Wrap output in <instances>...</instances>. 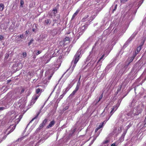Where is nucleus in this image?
Segmentation results:
<instances>
[{"label":"nucleus","instance_id":"nucleus-1","mask_svg":"<svg viewBox=\"0 0 146 146\" xmlns=\"http://www.w3.org/2000/svg\"><path fill=\"white\" fill-rule=\"evenodd\" d=\"M81 54L80 51L78 50L76 53L75 55L73 60L71 63V65L70 68L71 70L67 75V77H68L72 72L76 64L80 58V55Z\"/></svg>","mask_w":146,"mask_h":146},{"label":"nucleus","instance_id":"nucleus-2","mask_svg":"<svg viewBox=\"0 0 146 146\" xmlns=\"http://www.w3.org/2000/svg\"><path fill=\"white\" fill-rule=\"evenodd\" d=\"M142 111L141 110H139L138 108H134L131 109V110L126 114L128 118H131L135 115H138Z\"/></svg>","mask_w":146,"mask_h":146},{"label":"nucleus","instance_id":"nucleus-3","mask_svg":"<svg viewBox=\"0 0 146 146\" xmlns=\"http://www.w3.org/2000/svg\"><path fill=\"white\" fill-rule=\"evenodd\" d=\"M145 64V63H143L141 61H139L134 65L132 70L137 73L139 71L143 68Z\"/></svg>","mask_w":146,"mask_h":146},{"label":"nucleus","instance_id":"nucleus-4","mask_svg":"<svg viewBox=\"0 0 146 146\" xmlns=\"http://www.w3.org/2000/svg\"><path fill=\"white\" fill-rule=\"evenodd\" d=\"M96 52L91 51L90 52L89 55L87 58V59L89 60H91V61L90 63V64H92V66H93L94 63L96 61V56L95 55Z\"/></svg>","mask_w":146,"mask_h":146},{"label":"nucleus","instance_id":"nucleus-5","mask_svg":"<svg viewBox=\"0 0 146 146\" xmlns=\"http://www.w3.org/2000/svg\"><path fill=\"white\" fill-rule=\"evenodd\" d=\"M130 68V66L125 64L119 70L117 75L121 76L123 74L126 73Z\"/></svg>","mask_w":146,"mask_h":146},{"label":"nucleus","instance_id":"nucleus-6","mask_svg":"<svg viewBox=\"0 0 146 146\" xmlns=\"http://www.w3.org/2000/svg\"><path fill=\"white\" fill-rule=\"evenodd\" d=\"M122 100L121 99V100H119L118 101L117 103L114 106L113 108L111 109V110L110 111V114L109 115V118L107 120H108L111 116L114 113V112L117 110V109L119 107V106Z\"/></svg>","mask_w":146,"mask_h":146},{"label":"nucleus","instance_id":"nucleus-7","mask_svg":"<svg viewBox=\"0 0 146 146\" xmlns=\"http://www.w3.org/2000/svg\"><path fill=\"white\" fill-rule=\"evenodd\" d=\"M137 73L131 70V72L128 74L127 78L130 81L135 79L137 75Z\"/></svg>","mask_w":146,"mask_h":146},{"label":"nucleus","instance_id":"nucleus-8","mask_svg":"<svg viewBox=\"0 0 146 146\" xmlns=\"http://www.w3.org/2000/svg\"><path fill=\"white\" fill-rule=\"evenodd\" d=\"M20 120V119H19V118H17L15 120V121H15V123H16V124L13 125H11L9 127V128H8V129H10L12 128L9 131V133L7 134V135L9 134V133L13 132L14 130L15 129V127L16 125L17 124L19 121Z\"/></svg>","mask_w":146,"mask_h":146},{"label":"nucleus","instance_id":"nucleus-9","mask_svg":"<svg viewBox=\"0 0 146 146\" xmlns=\"http://www.w3.org/2000/svg\"><path fill=\"white\" fill-rule=\"evenodd\" d=\"M53 47L54 48H55L54 50V52L52 54L53 55L52 57L58 55L59 54L62 52V50L60 49L58 45L54 46Z\"/></svg>","mask_w":146,"mask_h":146},{"label":"nucleus","instance_id":"nucleus-10","mask_svg":"<svg viewBox=\"0 0 146 146\" xmlns=\"http://www.w3.org/2000/svg\"><path fill=\"white\" fill-rule=\"evenodd\" d=\"M7 96L8 98L11 101L13 100L19 98V97L17 96L16 93H12L11 92H9L7 94Z\"/></svg>","mask_w":146,"mask_h":146},{"label":"nucleus","instance_id":"nucleus-11","mask_svg":"<svg viewBox=\"0 0 146 146\" xmlns=\"http://www.w3.org/2000/svg\"><path fill=\"white\" fill-rule=\"evenodd\" d=\"M72 87L71 85L70 84L68 85V86L64 89L63 90V93L62 95L60 96L59 99L60 100H61L65 94L66 93V92L69 90V89Z\"/></svg>","mask_w":146,"mask_h":146},{"label":"nucleus","instance_id":"nucleus-12","mask_svg":"<svg viewBox=\"0 0 146 146\" xmlns=\"http://www.w3.org/2000/svg\"><path fill=\"white\" fill-rule=\"evenodd\" d=\"M52 57H50V58H48V56L46 54H45L43 57L42 58V62H43V63L46 64L48 63Z\"/></svg>","mask_w":146,"mask_h":146},{"label":"nucleus","instance_id":"nucleus-13","mask_svg":"<svg viewBox=\"0 0 146 146\" xmlns=\"http://www.w3.org/2000/svg\"><path fill=\"white\" fill-rule=\"evenodd\" d=\"M137 34V33H134L131 35V36L125 42L124 45V47H126L128 44L132 40V39Z\"/></svg>","mask_w":146,"mask_h":146},{"label":"nucleus","instance_id":"nucleus-14","mask_svg":"<svg viewBox=\"0 0 146 146\" xmlns=\"http://www.w3.org/2000/svg\"><path fill=\"white\" fill-rule=\"evenodd\" d=\"M57 13V9L56 8H54L52 11H50L49 12L48 14L51 17L53 16H55L56 14Z\"/></svg>","mask_w":146,"mask_h":146},{"label":"nucleus","instance_id":"nucleus-15","mask_svg":"<svg viewBox=\"0 0 146 146\" xmlns=\"http://www.w3.org/2000/svg\"><path fill=\"white\" fill-rule=\"evenodd\" d=\"M60 61L59 60L58 61L57 60L54 65L52 66V68L54 70H56L60 67Z\"/></svg>","mask_w":146,"mask_h":146},{"label":"nucleus","instance_id":"nucleus-16","mask_svg":"<svg viewBox=\"0 0 146 146\" xmlns=\"http://www.w3.org/2000/svg\"><path fill=\"white\" fill-rule=\"evenodd\" d=\"M24 38V35L23 34L19 35L16 37V40L17 41H22Z\"/></svg>","mask_w":146,"mask_h":146},{"label":"nucleus","instance_id":"nucleus-17","mask_svg":"<svg viewBox=\"0 0 146 146\" xmlns=\"http://www.w3.org/2000/svg\"><path fill=\"white\" fill-rule=\"evenodd\" d=\"M9 24V22H5L3 24L1 25V29H2V28L3 27V29L4 30H6L7 28L8 27Z\"/></svg>","mask_w":146,"mask_h":146},{"label":"nucleus","instance_id":"nucleus-18","mask_svg":"<svg viewBox=\"0 0 146 146\" xmlns=\"http://www.w3.org/2000/svg\"><path fill=\"white\" fill-rule=\"evenodd\" d=\"M116 41V40H115V38H113L110 41H109L108 43V46H111L114 45L115 44Z\"/></svg>","mask_w":146,"mask_h":146},{"label":"nucleus","instance_id":"nucleus-19","mask_svg":"<svg viewBox=\"0 0 146 146\" xmlns=\"http://www.w3.org/2000/svg\"><path fill=\"white\" fill-rule=\"evenodd\" d=\"M136 54H134L132 57L129 58L128 59V62L127 63H126V64L128 65V66H129L130 63L133 61V59H134L135 57L136 56Z\"/></svg>","mask_w":146,"mask_h":146},{"label":"nucleus","instance_id":"nucleus-20","mask_svg":"<svg viewBox=\"0 0 146 146\" xmlns=\"http://www.w3.org/2000/svg\"><path fill=\"white\" fill-rule=\"evenodd\" d=\"M99 44L98 41H96L94 45L93 46L92 51L96 52V51L98 49V45Z\"/></svg>","mask_w":146,"mask_h":146},{"label":"nucleus","instance_id":"nucleus-21","mask_svg":"<svg viewBox=\"0 0 146 146\" xmlns=\"http://www.w3.org/2000/svg\"><path fill=\"white\" fill-rule=\"evenodd\" d=\"M130 81L126 78L125 79L124 81L123 82L122 84L121 85H122V87H125Z\"/></svg>","mask_w":146,"mask_h":146},{"label":"nucleus","instance_id":"nucleus-22","mask_svg":"<svg viewBox=\"0 0 146 146\" xmlns=\"http://www.w3.org/2000/svg\"><path fill=\"white\" fill-rule=\"evenodd\" d=\"M102 62H100L98 61L96 63V64L95 66V67L96 68V69L97 70H99L101 67V66L102 65Z\"/></svg>","mask_w":146,"mask_h":146},{"label":"nucleus","instance_id":"nucleus-23","mask_svg":"<svg viewBox=\"0 0 146 146\" xmlns=\"http://www.w3.org/2000/svg\"><path fill=\"white\" fill-rule=\"evenodd\" d=\"M104 124V122H102L97 127V128L95 130V132L96 133V134H97V133H100V132H97L98 131V130L99 129H100L101 128H102V126H103V125Z\"/></svg>","mask_w":146,"mask_h":146},{"label":"nucleus","instance_id":"nucleus-24","mask_svg":"<svg viewBox=\"0 0 146 146\" xmlns=\"http://www.w3.org/2000/svg\"><path fill=\"white\" fill-rule=\"evenodd\" d=\"M51 22V21L49 19H45L43 21V23L45 25H48L50 24Z\"/></svg>","mask_w":146,"mask_h":146},{"label":"nucleus","instance_id":"nucleus-25","mask_svg":"<svg viewBox=\"0 0 146 146\" xmlns=\"http://www.w3.org/2000/svg\"><path fill=\"white\" fill-rule=\"evenodd\" d=\"M99 134H100V133H97V134H96L95 135H94L93 137V139L91 141V143H90V145H91L93 143V142H94V141L96 139L97 137L98 136Z\"/></svg>","mask_w":146,"mask_h":146},{"label":"nucleus","instance_id":"nucleus-26","mask_svg":"<svg viewBox=\"0 0 146 146\" xmlns=\"http://www.w3.org/2000/svg\"><path fill=\"white\" fill-rule=\"evenodd\" d=\"M117 4H114L110 8V10H112V12L113 13L117 9Z\"/></svg>","mask_w":146,"mask_h":146},{"label":"nucleus","instance_id":"nucleus-27","mask_svg":"<svg viewBox=\"0 0 146 146\" xmlns=\"http://www.w3.org/2000/svg\"><path fill=\"white\" fill-rule=\"evenodd\" d=\"M1 91V93H4L6 92L7 90V88L6 87L3 86L2 88L0 89Z\"/></svg>","mask_w":146,"mask_h":146},{"label":"nucleus","instance_id":"nucleus-28","mask_svg":"<svg viewBox=\"0 0 146 146\" xmlns=\"http://www.w3.org/2000/svg\"><path fill=\"white\" fill-rule=\"evenodd\" d=\"M117 131V129L115 128L113 129L112 132H111L108 135V136H111L115 134Z\"/></svg>","mask_w":146,"mask_h":146},{"label":"nucleus","instance_id":"nucleus-29","mask_svg":"<svg viewBox=\"0 0 146 146\" xmlns=\"http://www.w3.org/2000/svg\"><path fill=\"white\" fill-rule=\"evenodd\" d=\"M54 123L55 121L54 120L50 122L49 124L47 126V128H49L52 127L54 125Z\"/></svg>","mask_w":146,"mask_h":146},{"label":"nucleus","instance_id":"nucleus-30","mask_svg":"<svg viewBox=\"0 0 146 146\" xmlns=\"http://www.w3.org/2000/svg\"><path fill=\"white\" fill-rule=\"evenodd\" d=\"M37 27V25L36 24H34L33 25V29H32V31L33 32L36 31V29L38 28Z\"/></svg>","mask_w":146,"mask_h":146},{"label":"nucleus","instance_id":"nucleus-31","mask_svg":"<svg viewBox=\"0 0 146 146\" xmlns=\"http://www.w3.org/2000/svg\"><path fill=\"white\" fill-rule=\"evenodd\" d=\"M142 47V46H138L137 47V52H136V51L135 52V53L134 54H136V55L137 54V53L140 51V50H141V48Z\"/></svg>","mask_w":146,"mask_h":146},{"label":"nucleus","instance_id":"nucleus-32","mask_svg":"<svg viewBox=\"0 0 146 146\" xmlns=\"http://www.w3.org/2000/svg\"><path fill=\"white\" fill-rule=\"evenodd\" d=\"M42 92V89L40 88H38L36 89V93L37 94H38L39 93H40Z\"/></svg>","mask_w":146,"mask_h":146},{"label":"nucleus","instance_id":"nucleus-33","mask_svg":"<svg viewBox=\"0 0 146 146\" xmlns=\"http://www.w3.org/2000/svg\"><path fill=\"white\" fill-rule=\"evenodd\" d=\"M122 87V85H120L118 86V88L117 90V92L115 93V95H116L118 94V92L121 91V89Z\"/></svg>","mask_w":146,"mask_h":146},{"label":"nucleus","instance_id":"nucleus-34","mask_svg":"<svg viewBox=\"0 0 146 146\" xmlns=\"http://www.w3.org/2000/svg\"><path fill=\"white\" fill-rule=\"evenodd\" d=\"M4 5L3 3H1L0 4V11H2L4 8Z\"/></svg>","mask_w":146,"mask_h":146},{"label":"nucleus","instance_id":"nucleus-35","mask_svg":"<svg viewBox=\"0 0 146 146\" xmlns=\"http://www.w3.org/2000/svg\"><path fill=\"white\" fill-rule=\"evenodd\" d=\"M40 95V94H36L32 98H33L34 100H35L36 101Z\"/></svg>","mask_w":146,"mask_h":146},{"label":"nucleus","instance_id":"nucleus-36","mask_svg":"<svg viewBox=\"0 0 146 146\" xmlns=\"http://www.w3.org/2000/svg\"><path fill=\"white\" fill-rule=\"evenodd\" d=\"M17 117V115H14V116L12 115L11 116V119L10 120V121L11 122H12L13 121V120L14 119H15L16 118V117Z\"/></svg>","mask_w":146,"mask_h":146},{"label":"nucleus","instance_id":"nucleus-37","mask_svg":"<svg viewBox=\"0 0 146 146\" xmlns=\"http://www.w3.org/2000/svg\"><path fill=\"white\" fill-rule=\"evenodd\" d=\"M125 134V133H123V134L122 135L121 137H120V138L119 139V142H121L123 140Z\"/></svg>","mask_w":146,"mask_h":146},{"label":"nucleus","instance_id":"nucleus-38","mask_svg":"<svg viewBox=\"0 0 146 146\" xmlns=\"http://www.w3.org/2000/svg\"><path fill=\"white\" fill-rule=\"evenodd\" d=\"M40 111L39 112H38V114H37V115H36V116L35 117H34L31 121H30L29 122V123H30L32 122V121H33L34 119H36L38 116L39 114V113H40Z\"/></svg>","mask_w":146,"mask_h":146},{"label":"nucleus","instance_id":"nucleus-39","mask_svg":"<svg viewBox=\"0 0 146 146\" xmlns=\"http://www.w3.org/2000/svg\"><path fill=\"white\" fill-rule=\"evenodd\" d=\"M78 12L79 11L78 10H77L73 15L72 19H73L74 18V17L77 15L78 14Z\"/></svg>","mask_w":146,"mask_h":146},{"label":"nucleus","instance_id":"nucleus-40","mask_svg":"<svg viewBox=\"0 0 146 146\" xmlns=\"http://www.w3.org/2000/svg\"><path fill=\"white\" fill-rule=\"evenodd\" d=\"M109 141V140L106 139L104 141L103 144H108V143Z\"/></svg>","mask_w":146,"mask_h":146},{"label":"nucleus","instance_id":"nucleus-41","mask_svg":"<svg viewBox=\"0 0 146 146\" xmlns=\"http://www.w3.org/2000/svg\"><path fill=\"white\" fill-rule=\"evenodd\" d=\"M26 102L25 101L23 105L22 104L20 106L21 107V108H24L25 106L26 105Z\"/></svg>","mask_w":146,"mask_h":146},{"label":"nucleus","instance_id":"nucleus-42","mask_svg":"<svg viewBox=\"0 0 146 146\" xmlns=\"http://www.w3.org/2000/svg\"><path fill=\"white\" fill-rule=\"evenodd\" d=\"M104 55L103 54V55L101 57V58H100V59L98 60V61L100 62L102 61V60H104Z\"/></svg>","mask_w":146,"mask_h":146},{"label":"nucleus","instance_id":"nucleus-43","mask_svg":"<svg viewBox=\"0 0 146 146\" xmlns=\"http://www.w3.org/2000/svg\"><path fill=\"white\" fill-rule=\"evenodd\" d=\"M44 125V124H43V123H42L40 124V125H39V128H38V129L39 128V129H40L42 128Z\"/></svg>","mask_w":146,"mask_h":146},{"label":"nucleus","instance_id":"nucleus-44","mask_svg":"<svg viewBox=\"0 0 146 146\" xmlns=\"http://www.w3.org/2000/svg\"><path fill=\"white\" fill-rule=\"evenodd\" d=\"M143 0H141V1H139V3L138 5H139V7L141 5L142 3L143 2Z\"/></svg>","mask_w":146,"mask_h":146},{"label":"nucleus","instance_id":"nucleus-45","mask_svg":"<svg viewBox=\"0 0 146 146\" xmlns=\"http://www.w3.org/2000/svg\"><path fill=\"white\" fill-rule=\"evenodd\" d=\"M80 86V85L77 84L76 86V88H75V89L74 90L76 91H77L78 90Z\"/></svg>","mask_w":146,"mask_h":146},{"label":"nucleus","instance_id":"nucleus-46","mask_svg":"<svg viewBox=\"0 0 146 146\" xmlns=\"http://www.w3.org/2000/svg\"><path fill=\"white\" fill-rule=\"evenodd\" d=\"M77 91L74 90L72 93L70 95V96H72L74 95L76 92Z\"/></svg>","mask_w":146,"mask_h":146},{"label":"nucleus","instance_id":"nucleus-47","mask_svg":"<svg viewBox=\"0 0 146 146\" xmlns=\"http://www.w3.org/2000/svg\"><path fill=\"white\" fill-rule=\"evenodd\" d=\"M117 31V29H116V28H114L113 29H112V30L111 31V32L113 33H116Z\"/></svg>","mask_w":146,"mask_h":146},{"label":"nucleus","instance_id":"nucleus-48","mask_svg":"<svg viewBox=\"0 0 146 146\" xmlns=\"http://www.w3.org/2000/svg\"><path fill=\"white\" fill-rule=\"evenodd\" d=\"M36 101L34 100L33 98H32V99L31 100V104H34L35 102Z\"/></svg>","mask_w":146,"mask_h":146},{"label":"nucleus","instance_id":"nucleus-49","mask_svg":"<svg viewBox=\"0 0 146 146\" xmlns=\"http://www.w3.org/2000/svg\"><path fill=\"white\" fill-rule=\"evenodd\" d=\"M3 104L4 105H5L6 104L4 102L3 100H1V101L0 103V106H2Z\"/></svg>","mask_w":146,"mask_h":146},{"label":"nucleus","instance_id":"nucleus-50","mask_svg":"<svg viewBox=\"0 0 146 146\" xmlns=\"http://www.w3.org/2000/svg\"><path fill=\"white\" fill-rule=\"evenodd\" d=\"M118 144L117 143V142H115L112 144L111 146H117L118 145Z\"/></svg>","mask_w":146,"mask_h":146},{"label":"nucleus","instance_id":"nucleus-51","mask_svg":"<svg viewBox=\"0 0 146 146\" xmlns=\"http://www.w3.org/2000/svg\"><path fill=\"white\" fill-rule=\"evenodd\" d=\"M95 16L94 15L90 17V21H92V20L95 18Z\"/></svg>","mask_w":146,"mask_h":146},{"label":"nucleus","instance_id":"nucleus-52","mask_svg":"<svg viewBox=\"0 0 146 146\" xmlns=\"http://www.w3.org/2000/svg\"><path fill=\"white\" fill-rule=\"evenodd\" d=\"M33 39H31L30 41V42L28 43V45L29 46L33 42Z\"/></svg>","mask_w":146,"mask_h":146},{"label":"nucleus","instance_id":"nucleus-53","mask_svg":"<svg viewBox=\"0 0 146 146\" xmlns=\"http://www.w3.org/2000/svg\"><path fill=\"white\" fill-rule=\"evenodd\" d=\"M27 54L26 52H23V57H25L26 56Z\"/></svg>","mask_w":146,"mask_h":146},{"label":"nucleus","instance_id":"nucleus-54","mask_svg":"<svg viewBox=\"0 0 146 146\" xmlns=\"http://www.w3.org/2000/svg\"><path fill=\"white\" fill-rule=\"evenodd\" d=\"M47 119H45L43 121L42 123L43 124H44L45 125V124L47 122Z\"/></svg>","mask_w":146,"mask_h":146},{"label":"nucleus","instance_id":"nucleus-55","mask_svg":"<svg viewBox=\"0 0 146 146\" xmlns=\"http://www.w3.org/2000/svg\"><path fill=\"white\" fill-rule=\"evenodd\" d=\"M81 76H80V77L78 79V83H77V84L80 85V79L81 78Z\"/></svg>","mask_w":146,"mask_h":146},{"label":"nucleus","instance_id":"nucleus-56","mask_svg":"<svg viewBox=\"0 0 146 146\" xmlns=\"http://www.w3.org/2000/svg\"><path fill=\"white\" fill-rule=\"evenodd\" d=\"M68 108H69V106H66L65 108H63V111H65L66 110H67Z\"/></svg>","mask_w":146,"mask_h":146},{"label":"nucleus","instance_id":"nucleus-57","mask_svg":"<svg viewBox=\"0 0 146 146\" xmlns=\"http://www.w3.org/2000/svg\"><path fill=\"white\" fill-rule=\"evenodd\" d=\"M75 131V130L74 129H73L72 130V134L70 133L69 135V136L70 137H71V136H72V134H73L74 133V132Z\"/></svg>","mask_w":146,"mask_h":146},{"label":"nucleus","instance_id":"nucleus-58","mask_svg":"<svg viewBox=\"0 0 146 146\" xmlns=\"http://www.w3.org/2000/svg\"><path fill=\"white\" fill-rule=\"evenodd\" d=\"M41 52V51L38 50L37 52L36 53V55H38L39 54H40Z\"/></svg>","mask_w":146,"mask_h":146},{"label":"nucleus","instance_id":"nucleus-59","mask_svg":"<svg viewBox=\"0 0 146 146\" xmlns=\"http://www.w3.org/2000/svg\"><path fill=\"white\" fill-rule=\"evenodd\" d=\"M128 0H120V1L121 3H124L125 2L127 1Z\"/></svg>","mask_w":146,"mask_h":146},{"label":"nucleus","instance_id":"nucleus-60","mask_svg":"<svg viewBox=\"0 0 146 146\" xmlns=\"http://www.w3.org/2000/svg\"><path fill=\"white\" fill-rule=\"evenodd\" d=\"M24 4V1H23V0H21V6H22L23 7L22 5H23Z\"/></svg>","mask_w":146,"mask_h":146},{"label":"nucleus","instance_id":"nucleus-61","mask_svg":"<svg viewBox=\"0 0 146 146\" xmlns=\"http://www.w3.org/2000/svg\"><path fill=\"white\" fill-rule=\"evenodd\" d=\"M132 124V123L131 122H130L129 123V124L127 126L128 128H129V127H130L131 126Z\"/></svg>","mask_w":146,"mask_h":146},{"label":"nucleus","instance_id":"nucleus-62","mask_svg":"<svg viewBox=\"0 0 146 146\" xmlns=\"http://www.w3.org/2000/svg\"><path fill=\"white\" fill-rule=\"evenodd\" d=\"M103 97L102 94L99 97L98 101H100L102 98Z\"/></svg>","mask_w":146,"mask_h":146},{"label":"nucleus","instance_id":"nucleus-63","mask_svg":"<svg viewBox=\"0 0 146 146\" xmlns=\"http://www.w3.org/2000/svg\"><path fill=\"white\" fill-rule=\"evenodd\" d=\"M5 109V108L4 107H0V110H3Z\"/></svg>","mask_w":146,"mask_h":146},{"label":"nucleus","instance_id":"nucleus-64","mask_svg":"<svg viewBox=\"0 0 146 146\" xmlns=\"http://www.w3.org/2000/svg\"><path fill=\"white\" fill-rule=\"evenodd\" d=\"M69 40V38L68 37H66L64 39V41Z\"/></svg>","mask_w":146,"mask_h":146}]
</instances>
